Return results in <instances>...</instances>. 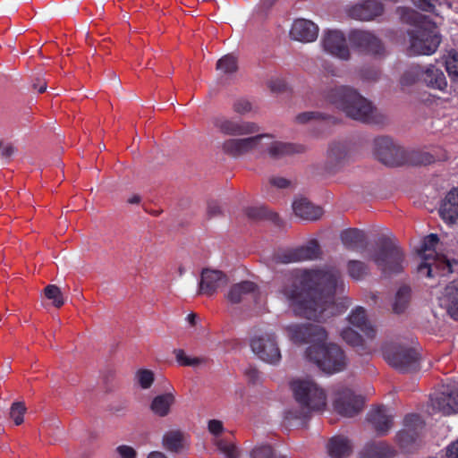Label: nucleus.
Returning <instances> with one entry per match:
<instances>
[{
	"mask_svg": "<svg viewBox=\"0 0 458 458\" xmlns=\"http://www.w3.org/2000/svg\"><path fill=\"white\" fill-rule=\"evenodd\" d=\"M421 82L427 87L444 91L447 87V81L443 71L433 64L422 70Z\"/></svg>",
	"mask_w": 458,
	"mask_h": 458,
	"instance_id": "nucleus-24",
	"label": "nucleus"
},
{
	"mask_svg": "<svg viewBox=\"0 0 458 458\" xmlns=\"http://www.w3.org/2000/svg\"><path fill=\"white\" fill-rule=\"evenodd\" d=\"M287 330L293 343L310 344L305 352L306 358L322 371L333 374L344 369V352L337 344L325 343L327 333L324 327L307 323L289 326Z\"/></svg>",
	"mask_w": 458,
	"mask_h": 458,
	"instance_id": "nucleus-2",
	"label": "nucleus"
},
{
	"mask_svg": "<svg viewBox=\"0 0 458 458\" xmlns=\"http://www.w3.org/2000/svg\"><path fill=\"white\" fill-rule=\"evenodd\" d=\"M321 254L322 250L318 240L312 239L304 245L278 250L274 254L273 260L276 264H289L315 260L319 259Z\"/></svg>",
	"mask_w": 458,
	"mask_h": 458,
	"instance_id": "nucleus-10",
	"label": "nucleus"
},
{
	"mask_svg": "<svg viewBox=\"0 0 458 458\" xmlns=\"http://www.w3.org/2000/svg\"><path fill=\"white\" fill-rule=\"evenodd\" d=\"M269 183L278 189H285L290 186L291 182L284 177H271Z\"/></svg>",
	"mask_w": 458,
	"mask_h": 458,
	"instance_id": "nucleus-60",
	"label": "nucleus"
},
{
	"mask_svg": "<svg viewBox=\"0 0 458 458\" xmlns=\"http://www.w3.org/2000/svg\"><path fill=\"white\" fill-rule=\"evenodd\" d=\"M402 20L414 26L408 31L410 36L409 52L414 55H430L434 54L441 42L434 23L429 17L411 8H403Z\"/></svg>",
	"mask_w": 458,
	"mask_h": 458,
	"instance_id": "nucleus-3",
	"label": "nucleus"
},
{
	"mask_svg": "<svg viewBox=\"0 0 458 458\" xmlns=\"http://www.w3.org/2000/svg\"><path fill=\"white\" fill-rule=\"evenodd\" d=\"M348 38L350 45L360 52L375 56L384 55L385 47L382 41L369 31L352 30Z\"/></svg>",
	"mask_w": 458,
	"mask_h": 458,
	"instance_id": "nucleus-13",
	"label": "nucleus"
},
{
	"mask_svg": "<svg viewBox=\"0 0 458 458\" xmlns=\"http://www.w3.org/2000/svg\"><path fill=\"white\" fill-rule=\"evenodd\" d=\"M383 12V4L377 0H364L347 10L348 15L358 21H372L382 15Z\"/></svg>",
	"mask_w": 458,
	"mask_h": 458,
	"instance_id": "nucleus-19",
	"label": "nucleus"
},
{
	"mask_svg": "<svg viewBox=\"0 0 458 458\" xmlns=\"http://www.w3.org/2000/svg\"><path fill=\"white\" fill-rule=\"evenodd\" d=\"M174 403L175 395L172 392H167L153 398L150 410L155 415L164 418L171 412V408Z\"/></svg>",
	"mask_w": 458,
	"mask_h": 458,
	"instance_id": "nucleus-27",
	"label": "nucleus"
},
{
	"mask_svg": "<svg viewBox=\"0 0 458 458\" xmlns=\"http://www.w3.org/2000/svg\"><path fill=\"white\" fill-rule=\"evenodd\" d=\"M208 428V431L215 436L220 435L224 430L223 423L218 420H210Z\"/></svg>",
	"mask_w": 458,
	"mask_h": 458,
	"instance_id": "nucleus-59",
	"label": "nucleus"
},
{
	"mask_svg": "<svg viewBox=\"0 0 458 458\" xmlns=\"http://www.w3.org/2000/svg\"><path fill=\"white\" fill-rule=\"evenodd\" d=\"M386 361L401 373H409L420 369V354L404 344H389L383 348Z\"/></svg>",
	"mask_w": 458,
	"mask_h": 458,
	"instance_id": "nucleus-8",
	"label": "nucleus"
},
{
	"mask_svg": "<svg viewBox=\"0 0 458 458\" xmlns=\"http://www.w3.org/2000/svg\"><path fill=\"white\" fill-rule=\"evenodd\" d=\"M45 296L53 301L55 308H60L64 304V299L60 288L55 284L47 285L44 290Z\"/></svg>",
	"mask_w": 458,
	"mask_h": 458,
	"instance_id": "nucleus-43",
	"label": "nucleus"
},
{
	"mask_svg": "<svg viewBox=\"0 0 458 458\" xmlns=\"http://www.w3.org/2000/svg\"><path fill=\"white\" fill-rule=\"evenodd\" d=\"M213 124L225 135L242 136L259 131V126L255 123L232 120L225 116L214 117Z\"/></svg>",
	"mask_w": 458,
	"mask_h": 458,
	"instance_id": "nucleus-15",
	"label": "nucleus"
},
{
	"mask_svg": "<svg viewBox=\"0 0 458 458\" xmlns=\"http://www.w3.org/2000/svg\"><path fill=\"white\" fill-rule=\"evenodd\" d=\"M331 117L329 115H326L320 112H303L296 115L295 120L298 123H307L312 120H327Z\"/></svg>",
	"mask_w": 458,
	"mask_h": 458,
	"instance_id": "nucleus-47",
	"label": "nucleus"
},
{
	"mask_svg": "<svg viewBox=\"0 0 458 458\" xmlns=\"http://www.w3.org/2000/svg\"><path fill=\"white\" fill-rule=\"evenodd\" d=\"M418 9L430 13H436V7L438 0H411Z\"/></svg>",
	"mask_w": 458,
	"mask_h": 458,
	"instance_id": "nucleus-50",
	"label": "nucleus"
},
{
	"mask_svg": "<svg viewBox=\"0 0 458 458\" xmlns=\"http://www.w3.org/2000/svg\"><path fill=\"white\" fill-rule=\"evenodd\" d=\"M360 77L366 81H377L379 78V71L371 67L363 68L360 71Z\"/></svg>",
	"mask_w": 458,
	"mask_h": 458,
	"instance_id": "nucleus-55",
	"label": "nucleus"
},
{
	"mask_svg": "<svg viewBox=\"0 0 458 458\" xmlns=\"http://www.w3.org/2000/svg\"><path fill=\"white\" fill-rule=\"evenodd\" d=\"M294 214L305 220H317L322 216V209L314 206L307 199L301 198L293 203Z\"/></svg>",
	"mask_w": 458,
	"mask_h": 458,
	"instance_id": "nucleus-26",
	"label": "nucleus"
},
{
	"mask_svg": "<svg viewBox=\"0 0 458 458\" xmlns=\"http://www.w3.org/2000/svg\"><path fill=\"white\" fill-rule=\"evenodd\" d=\"M352 445L350 440L343 436L333 437L327 444V452L332 458H344L351 454Z\"/></svg>",
	"mask_w": 458,
	"mask_h": 458,
	"instance_id": "nucleus-29",
	"label": "nucleus"
},
{
	"mask_svg": "<svg viewBox=\"0 0 458 458\" xmlns=\"http://www.w3.org/2000/svg\"><path fill=\"white\" fill-rule=\"evenodd\" d=\"M116 452L121 458H136L137 452L130 445H122L116 448Z\"/></svg>",
	"mask_w": 458,
	"mask_h": 458,
	"instance_id": "nucleus-54",
	"label": "nucleus"
},
{
	"mask_svg": "<svg viewBox=\"0 0 458 458\" xmlns=\"http://www.w3.org/2000/svg\"><path fill=\"white\" fill-rule=\"evenodd\" d=\"M147 458H167V456L162 452L153 451L148 454Z\"/></svg>",
	"mask_w": 458,
	"mask_h": 458,
	"instance_id": "nucleus-63",
	"label": "nucleus"
},
{
	"mask_svg": "<svg viewBox=\"0 0 458 458\" xmlns=\"http://www.w3.org/2000/svg\"><path fill=\"white\" fill-rule=\"evenodd\" d=\"M347 270L349 276L354 280L363 279L369 272L368 265L360 260H350Z\"/></svg>",
	"mask_w": 458,
	"mask_h": 458,
	"instance_id": "nucleus-39",
	"label": "nucleus"
},
{
	"mask_svg": "<svg viewBox=\"0 0 458 458\" xmlns=\"http://www.w3.org/2000/svg\"><path fill=\"white\" fill-rule=\"evenodd\" d=\"M265 137H269V135L259 134L244 139H229L224 141L222 148L225 154L238 157L256 149Z\"/></svg>",
	"mask_w": 458,
	"mask_h": 458,
	"instance_id": "nucleus-16",
	"label": "nucleus"
},
{
	"mask_svg": "<svg viewBox=\"0 0 458 458\" xmlns=\"http://www.w3.org/2000/svg\"><path fill=\"white\" fill-rule=\"evenodd\" d=\"M395 450L386 442L369 443L365 445L360 458H391Z\"/></svg>",
	"mask_w": 458,
	"mask_h": 458,
	"instance_id": "nucleus-28",
	"label": "nucleus"
},
{
	"mask_svg": "<svg viewBox=\"0 0 458 458\" xmlns=\"http://www.w3.org/2000/svg\"><path fill=\"white\" fill-rule=\"evenodd\" d=\"M222 214V208L216 200H209L208 202L207 215L208 218L216 217Z\"/></svg>",
	"mask_w": 458,
	"mask_h": 458,
	"instance_id": "nucleus-53",
	"label": "nucleus"
},
{
	"mask_svg": "<svg viewBox=\"0 0 458 458\" xmlns=\"http://www.w3.org/2000/svg\"><path fill=\"white\" fill-rule=\"evenodd\" d=\"M250 347L259 359L267 363L276 364L281 360L280 350L276 336L272 333L254 336L250 341Z\"/></svg>",
	"mask_w": 458,
	"mask_h": 458,
	"instance_id": "nucleus-12",
	"label": "nucleus"
},
{
	"mask_svg": "<svg viewBox=\"0 0 458 458\" xmlns=\"http://www.w3.org/2000/svg\"><path fill=\"white\" fill-rule=\"evenodd\" d=\"M162 445L170 453H181L185 447L184 434L180 430L167 431L163 436Z\"/></svg>",
	"mask_w": 458,
	"mask_h": 458,
	"instance_id": "nucleus-31",
	"label": "nucleus"
},
{
	"mask_svg": "<svg viewBox=\"0 0 458 458\" xmlns=\"http://www.w3.org/2000/svg\"><path fill=\"white\" fill-rule=\"evenodd\" d=\"M237 60L232 55H226L216 63V70L223 73H233L237 71Z\"/></svg>",
	"mask_w": 458,
	"mask_h": 458,
	"instance_id": "nucleus-42",
	"label": "nucleus"
},
{
	"mask_svg": "<svg viewBox=\"0 0 458 458\" xmlns=\"http://www.w3.org/2000/svg\"><path fill=\"white\" fill-rule=\"evenodd\" d=\"M304 150L301 145L292 143L275 142L268 148V154L273 158H281L293 153H300Z\"/></svg>",
	"mask_w": 458,
	"mask_h": 458,
	"instance_id": "nucleus-34",
	"label": "nucleus"
},
{
	"mask_svg": "<svg viewBox=\"0 0 458 458\" xmlns=\"http://www.w3.org/2000/svg\"><path fill=\"white\" fill-rule=\"evenodd\" d=\"M268 88L272 92H283L286 89V83L282 79H272L268 81Z\"/></svg>",
	"mask_w": 458,
	"mask_h": 458,
	"instance_id": "nucleus-56",
	"label": "nucleus"
},
{
	"mask_svg": "<svg viewBox=\"0 0 458 458\" xmlns=\"http://www.w3.org/2000/svg\"><path fill=\"white\" fill-rule=\"evenodd\" d=\"M26 411L24 403L15 402L10 409V417L13 420L15 425L19 426L23 422V416Z\"/></svg>",
	"mask_w": 458,
	"mask_h": 458,
	"instance_id": "nucleus-46",
	"label": "nucleus"
},
{
	"mask_svg": "<svg viewBox=\"0 0 458 458\" xmlns=\"http://www.w3.org/2000/svg\"><path fill=\"white\" fill-rule=\"evenodd\" d=\"M258 290L256 284L250 281H242L233 284L227 294L232 303H239L246 294L254 293Z\"/></svg>",
	"mask_w": 458,
	"mask_h": 458,
	"instance_id": "nucleus-33",
	"label": "nucleus"
},
{
	"mask_svg": "<svg viewBox=\"0 0 458 458\" xmlns=\"http://www.w3.org/2000/svg\"><path fill=\"white\" fill-rule=\"evenodd\" d=\"M341 336L344 342L353 347H362L363 345L361 335L351 327L344 328L341 332Z\"/></svg>",
	"mask_w": 458,
	"mask_h": 458,
	"instance_id": "nucleus-44",
	"label": "nucleus"
},
{
	"mask_svg": "<svg viewBox=\"0 0 458 458\" xmlns=\"http://www.w3.org/2000/svg\"><path fill=\"white\" fill-rule=\"evenodd\" d=\"M340 238L344 247L349 250H355L366 242L365 233L358 228L344 230L340 234Z\"/></svg>",
	"mask_w": 458,
	"mask_h": 458,
	"instance_id": "nucleus-32",
	"label": "nucleus"
},
{
	"mask_svg": "<svg viewBox=\"0 0 458 458\" xmlns=\"http://www.w3.org/2000/svg\"><path fill=\"white\" fill-rule=\"evenodd\" d=\"M246 215L248 217L251 219H263L267 218L273 221L275 224H280L279 216L276 213H274L268 210L266 207H250L246 209Z\"/></svg>",
	"mask_w": 458,
	"mask_h": 458,
	"instance_id": "nucleus-37",
	"label": "nucleus"
},
{
	"mask_svg": "<svg viewBox=\"0 0 458 458\" xmlns=\"http://www.w3.org/2000/svg\"><path fill=\"white\" fill-rule=\"evenodd\" d=\"M217 447L226 458H238V451L235 445L220 441Z\"/></svg>",
	"mask_w": 458,
	"mask_h": 458,
	"instance_id": "nucleus-51",
	"label": "nucleus"
},
{
	"mask_svg": "<svg viewBox=\"0 0 458 458\" xmlns=\"http://www.w3.org/2000/svg\"><path fill=\"white\" fill-rule=\"evenodd\" d=\"M367 420L379 436L386 435L393 426V416L387 413L386 408L383 405L371 410Z\"/></svg>",
	"mask_w": 458,
	"mask_h": 458,
	"instance_id": "nucleus-22",
	"label": "nucleus"
},
{
	"mask_svg": "<svg viewBox=\"0 0 458 458\" xmlns=\"http://www.w3.org/2000/svg\"><path fill=\"white\" fill-rule=\"evenodd\" d=\"M322 46L326 52L341 60L350 58V51L346 44V38L339 30H328L322 38Z\"/></svg>",
	"mask_w": 458,
	"mask_h": 458,
	"instance_id": "nucleus-17",
	"label": "nucleus"
},
{
	"mask_svg": "<svg viewBox=\"0 0 458 458\" xmlns=\"http://www.w3.org/2000/svg\"><path fill=\"white\" fill-rule=\"evenodd\" d=\"M227 283L226 276L219 270L205 268L201 272L199 284V293L212 295L216 290Z\"/></svg>",
	"mask_w": 458,
	"mask_h": 458,
	"instance_id": "nucleus-20",
	"label": "nucleus"
},
{
	"mask_svg": "<svg viewBox=\"0 0 458 458\" xmlns=\"http://www.w3.org/2000/svg\"><path fill=\"white\" fill-rule=\"evenodd\" d=\"M233 109L237 114H244L251 110V104L246 99H238L233 103Z\"/></svg>",
	"mask_w": 458,
	"mask_h": 458,
	"instance_id": "nucleus-52",
	"label": "nucleus"
},
{
	"mask_svg": "<svg viewBox=\"0 0 458 458\" xmlns=\"http://www.w3.org/2000/svg\"><path fill=\"white\" fill-rule=\"evenodd\" d=\"M339 277L336 270L289 272L280 279L278 293L289 301L297 316L313 320L326 319L344 313L348 307L335 301Z\"/></svg>",
	"mask_w": 458,
	"mask_h": 458,
	"instance_id": "nucleus-1",
	"label": "nucleus"
},
{
	"mask_svg": "<svg viewBox=\"0 0 458 458\" xmlns=\"http://www.w3.org/2000/svg\"><path fill=\"white\" fill-rule=\"evenodd\" d=\"M364 403L365 400L361 395H357L351 389L344 388L337 393L334 406L340 415L352 418L362 411Z\"/></svg>",
	"mask_w": 458,
	"mask_h": 458,
	"instance_id": "nucleus-14",
	"label": "nucleus"
},
{
	"mask_svg": "<svg viewBox=\"0 0 458 458\" xmlns=\"http://www.w3.org/2000/svg\"><path fill=\"white\" fill-rule=\"evenodd\" d=\"M423 67L419 64H411L403 73L400 83L402 86H411L421 81Z\"/></svg>",
	"mask_w": 458,
	"mask_h": 458,
	"instance_id": "nucleus-38",
	"label": "nucleus"
},
{
	"mask_svg": "<svg viewBox=\"0 0 458 458\" xmlns=\"http://www.w3.org/2000/svg\"><path fill=\"white\" fill-rule=\"evenodd\" d=\"M296 402L309 411H320L327 405V394L314 381L297 379L291 383Z\"/></svg>",
	"mask_w": 458,
	"mask_h": 458,
	"instance_id": "nucleus-9",
	"label": "nucleus"
},
{
	"mask_svg": "<svg viewBox=\"0 0 458 458\" xmlns=\"http://www.w3.org/2000/svg\"><path fill=\"white\" fill-rule=\"evenodd\" d=\"M411 298V288L409 286H402L398 289L393 304V311L396 314L404 312L407 309Z\"/></svg>",
	"mask_w": 458,
	"mask_h": 458,
	"instance_id": "nucleus-36",
	"label": "nucleus"
},
{
	"mask_svg": "<svg viewBox=\"0 0 458 458\" xmlns=\"http://www.w3.org/2000/svg\"><path fill=\"white\" fill-rule=\"evenodd\" d=\"M434 410L445 416L458 413V378H449L442 389L431 397Z\"/></svg>",
	"mask_w": 458,
	"mask_h": 458,
	"instance_id": "nucleus-11",
	"label": "nucleus"
},
{
	"mask_svg": "<svg viewBox=\"0 0 458 458\" xmlns=\"http://www.w3.org/2000/svg\"><path fill=\"white\" fill-rule=\"evenodd\" d=\"M347 146L342 142H333L327 150L325 171L329 174H335L347 164Z\"/></svg>",
	"mask_w": 458,
	"mask_h": 458,
	"instance_id": "nucleus-18",
	"label": "nucleus"
},
{
	"mask_svg": "<svg viewBox=\"0 0 458 458\" xmlns=\"http://www.w3.org/2000/svg\"><path fill=\"white\" fill-rule=\"evenodd\" d=\"M445 66L450 79L458 83V53L455 50H451L445 56Z\"/></svg>",
	"mask_w": 458,
	"mask_h": 458,
	"instance_id": "nucleus-40",
	"label": "nucleus"
},
{
	"mask_svg": "<svg viewBox=\"0 0 458 458\" xmlns=\"http://www.w3.org/2000/svg\"><path fill=\"white\" fill-rule=\"evenodd\" d=\"M15 148L11 144H4L2 140H0V157L4 159H10V157L14 154Z\"/></svg>",
	"mask_w": 458,
	"mask_h": 458,
	"instance_id": "nucleus-58",
	"label": "nucleus"
},
{
	"mask_svg": "<svg viewBox=\"0 0 458 458\" xmlns=\"http://www.w3.org/2000/svg\"><path fill=\"white\" fill-rule=\"evenodd\" d=\"M444 301L448 315L458 321V279L452 281L445 288Z\"/></svg>",
	"mask_w": 458,
	"mask_h": 458,
	"instance_id": "nucleus-30",
	"label": "nucleus"
},
{
	"mask_svg": "<svg viewBox=\"0 0 458 458\" xmlns=\"http://www.w3.org/2000/svg\"><path fill=\"white\" fill-rule=\"evenodd\" d=\"M439 215L447 224H454L458 220V188H453L444 199Z\"/></svg>",
	"mask_w": 458,
	"mask_h": 458,
	"instance_id": "nucleus-23",
	"label": "nucleus"
},
{
	"mask_svg": "<svg viewBox=\"0 0 458 458\" xmlns=\"http://www.w3.org/2000/svg\"><path fill=\"white\" fill-rule=\"evenodd\" d=\"M47 87V81L43 78H36L32 81V88L37 90L38 93H43L46 91Z\"/></svg>",
	"mask_w": 458,
	"mask_h": 458,
	"instance_id": "nucleus-61",
	"label": "nucleus"
},
{
	"mask_svg": "<svg viewBox=\"0 0 458 458\" xmlns=\"http://www.w3.org/2000/svg\"><path fill=\"white\" fill-rule=\"evenodd\" d=\"M274 451L268 445L256 446L250 452V458H273Z\"/></svg>",
	"mask_w": 458,
	"mask_h": 458,
	"instance_id": "nucleus-49",
	"label": "nucleus"
},
{
	"mask_svg": "<svg viewBox=\"0 0 458 458\" xmlns=\"http://www.w3.org/2000/svg\"><path fill=\"white\" fill-rule=\"evenodd\" d=\"M174 352L175 354L176 361L181 366H196L200 363V360L199 358H190L186 356L184 351L182 349H176Z\"/></svg>",
	"mask_w": 458,
	"mask_h": 458,
	"instance_id": "nucleus-48",
	"label": "nucleus"
},
{
	"mask_svg": "<svg viewBox=\"0 0 458 458\" xmlns=\"http://www.w3.org/2000/svg\"><path fill=\"white\" fill-rule=\"evenodd\" d=\"M326 98L353 120L366 123L378 122L377 109L372 103L351 87L337 86L330 89L326 94Z\"/></svg>",
	"mask_w": 458,
	"mask_h": 458,
	"instance_id": "nucleus-4",
	"label": "nucleus"
},
{
	"mask_svg": "<svg viewBox=\"0 0 458 458\" xmlns=\"http://www.w3.org/2000/svg\"><path fill=\"white\" fill-rule=\"evenodd\" d=\"M374 154L381 163L388 166H400L406 163L427 165L436 161V157L428 152H412L408 157L406 151L388 137L375 139Z\"/></svg>",
	"mask_w": 458,
	"mask_h": 458,
	"instance_id": "nucleus-5",
	"label": "nucleus"
},
{
	"mask_svg": "<svg viewBox=\"0 0 458 458\" xmlns=\"http://www.w3.org/2000/svg\"><path fill=\"white\" fill-rule=\"evenodd\" d=\"M446 456L447 458H458V440L447 446Z\"/></svg>",
	"mask_w": 458,
	"mask_h": 458,
	"instance_id": "nucleus-62",
	"label": "nucleus"
},
{
	"mask_svg": "<svg viewBox=\"0 0 458 458\" xmlns=\"http://www.w3.org/2000/svg\"><path fill=\"white\" fill-rule=\"evenodd\" d=\"M438 243L439 238L436 233H430L423 239L418 250V254L422 259V262L418 267L419 274L429 278L437 276H445L454 272V266H458V261L455 259L450 260L445 255L436 251Z\"/></svg>",
	"mask_w": 458,
	"mask_h": 458,
	"instance_id": "nucleus-6",
	"label": "nucleus"
},
{
	"mask_svg": "<svg viewBox=\"0 0 458 458\" xmlns=\"http://www.w3.org/2000/svg\"><path fill=\"white\" fill-rule=\"evenodd\" d=\"M245 376H246L249 383H251L253 385L257 384L260 378L259 371L252 366H249L245 369Z\"/></svg>",
	"mask_w": 458,
	"mask_h": 458,
	"instance_id": "nucleus-57",
	"label": "nucleus"
},
{
	"mask_svg": "<svg viewBox=\"0 0 458 458\" xmlns=\"http://www.w3.org/2000/svg\"><path fill=\"white\" fill-rule=\"evenodd\" d=\"M140 196L138 194H134L131 198L128 199L127 202L129 204H139L140 202Z\"/></svg>",
	"mask_w": 458,
	"mask_h": 458,
	"instance_id": "nucleus-64",
	"label": "nucleus"
},
{
	"mask_svg": "<svg viewBox=\"0 0 458 458\" xmlns=\"http://www.w3.org/2000/svg\"><path fill=\"white\" fill-rule=\"evenodd\" d=\"M349 323L363 333L369 338H374L376 329L367 318L366 310L362 307H356L348 317Z\"/></svg>",
	"mask_w": 458,
	"mask_h": 458,
	"instance_id": "nucleus-25",
	"label": "nucleus"
},
{
	"mask_svg": "<svg viewBox=\"0 0 458 458\" xmlns=\"http://www.w3.org/2000/svg\"><path fill=\"white\" fill-rule=\"evenodd\" d=\"M419 436L415 435V433H411L408 430H400L396 436L395 440L404 453H411L417 448V439Z\"/></svg>",
	"mask_w": 458,
	"mask_h": 458,
	"instance_id": "nucleus-35",
	"label": "nucleus"
},
{
	"mask_svg": "<svg viewBox=\"0 0 458 458\" xmlns=\"http://www.w3.org/2000/svg\"><path fill=\"white\" fill-rule=\"evenodd\" d=\"M404 428L403 430H408L411 433H415V435H420V432L425 426L424 421L421 420L420 416L418 414H408L404 417L403 420Z\"/></svg>",
	"mask_w": 458,
	"mask_h": 458,
	"instance_id": "nucleus-41",
	"label": "nucleus"
},
{
	"mask_svg": "<svg viewBox=\"0 0 458 458\" xmlns=\"http://www.w3.org/2000/svg\"><path fill=\"white\" fill-rule=\"evenodd\" d=\"M318 34V26L306 19L295 20L290 30L291 38L301 42H312L316 40Z\"/></svg>",
	"mask_w": 458,
	"mask_h": 458,
	"instance_id": "nucleus-21",
	"label": "nucleus"
},
{
	"mask_svg": "<svg viewBox=\"0 0 458 458\" xmlns=\"http://www.w3.org/2000/svg\"><path fill=\"white\" fill-rule=\"evenodd\" d=\"M371 260L385 276L402 273L406 264L404 251L398 242L387 236L378 238Z\"/></svg>",
	"mask_w": 458,
	"mask_h": 458,
	"instance_id": "nucleus-7",
	"label": "nucleus"
},
{
	"mask_svg": "<svg viewBox=\"0 0 458 458\" xmlns=\"http://www.w3.org/2000/svg\"><path fill=\"white\" fill-rule=\"evenodd\" d=\"M136 378L141 388L148 389L154 382V373L149 369H141L137 371Z\"/></svg>",
	"mask_w": 458,
	"mask_h": 458,
	"instance_id": "nucleus-45",
	"label": "nucleus"
}]
</instances>
